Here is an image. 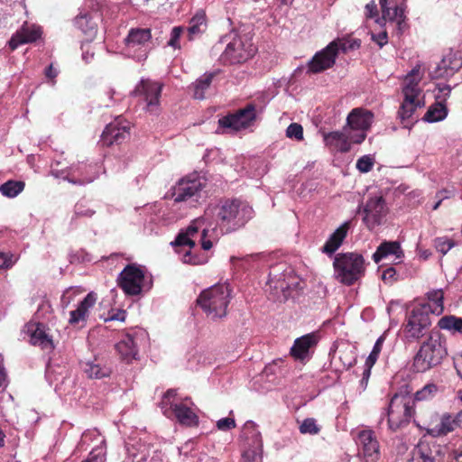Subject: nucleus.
Segmentation results:
<instances>
[{"mask_svg":"<svg viewBox=\"0 0 462 462\" xmlns=\"http://www.w3.org/2000/svg\"><path fill=\"white\" fill-rule=\"evenodd\" d=\"M215 210L217 223L214 226L219 228L220 234H229L245 226L253 217L254 210L246 203L234 199H226Z\"/></svg>","mask_w":462,"mask_h":462,"instance_id":"1","label":"nucleus"},{"mask_svg":"<svg viewBox=\"0 0 462 462\" xmlns=\"http://www.w3.org/2000/svg\"><path fill=\"white\" fill-rule=\"evenodd\" d=\"M199 231L201 232L202 249L205 251L211 249L213 241L218 239L219 234L216 226H213V221L210 219L208 210L203 216L192 220L184 231H180L171 245L175 246L188 245L191 249L196 245L193 238Z\"/></svg>","mask_w":462,"mask_h":462,"instance_id":"2","label":"nucleus"},{"mask_svg":"<svg viewBox=\"0 0 462 462\" xmlns=\"http://www.w3.org/2000/svg\"><path fill=\"white\" fill-rule=\"evenodd\" d=\"M440 333L431 330L413 357L412 370L424 373L439 365L447 356V349L440 341Z\"/></svg>","mask_w":462,"mask_h":462,"instance_id":"3","label":"nucleus"},{"mask_svg":"<svg viewBox=\"0 0 462 462\" xmlns=\"http://www.w3.org/2000/svg\"><path fill=\"white\" fill-rule=\"evenodd\" d=\"M231 291L226 284H216L204 290L197 299L198 305L212 319L226 315Z\"/></svg>","mask_w":462,"mask_h":462,"instance_id":"4","label":"nucleus"},{"mask_svg":"<svg viewBox=\"0 0 462 462\" xmlns=\"http://www.w3.org/2000/svg\"><path fill=\"white\" fill-rule=\"evenodd\" d=\"M336 279L350 286L361 279L365 272V259L357 253L337 254L333 263Z\"/></svg>","mask_w":462,"mask_h":462,"instance_id":"5","label":"nucleus"},{"mask_svg":"<svg viewBox=\"0 0 462 462\" xmlns=\"http://www.w3.org/2000/svg\"><path fill=\"white\" fill-rule=\"evenodd\" d=\"M221 42H226L225 51L220 56L224 65L241 64L254 55L255 48L245 37L231 32L221 39Z\"/></svg>","mask_w":462,"mask_h":462,"instance_id":"6","label":"nucleus"},{"mask_svg":"<svg viewBox=\"0 0 462 462\" xmlns=\"http://www.w3.org/2000/svg\"><path fill=\"white\" fill-rule=\"evenodd\" d=\"M414 400L408 395L395 393L390 400L386 415L389 429L393 431L406 427L415 413Z\"/></svg>","mask_w":462,"mask_h":462,"instance_id":"7","label":"nucleus"},{"mask_svg":"<svg viewBox=\"0 0 462 462\" xmlns=\"http://www.w3.org/2000/svg\"><path fill=\"white\" fill-rule=\"evenodd\" d=\"M116 282L125 295H140L145 287V272L136 263L127 264L118 274Z\"/></svg>","mask_w":462,"mask_h":462,"instance_id":"8","label":"nucleus"},{"mask_svg":"<svg viewBox=\"0 0 462 462\" xmlns=\"http://www.w3.org/2000/svg\"><path fill=\"white\" fill-rule=\"evenodd\" d=\"M430 310V304H424L420 308H414L411 311L404 328L408 341H417L426 334V330L431 325Z\"/></svg>","mask_w":462,"mask_h":462,"instance_id":"9","label":"nucleus"},{"mask_svg":"<svg viewBox=\"0 0 462 462\" xmlns=\"http://www.w3.org/2000/svg\"><path fill=\"white\" fill-rule=\"evenodd\" d=\"M255 120V105L249 103L236 113L221 117L218 120V125L220 128L227 130L228 133H236L250 127Z\"/></svg>","mask_w":462,"mask_h":462,"instance_id":"10","label":"nucleus"},{"mask_svg":"<svg viewBox=\"0 0 462 462\" xmlns=\"http://www.w3.org/2000/svg\"><path fill=\"white\" fill-rule=\"evenodd\" d=\"M131 123L126 119L118 116L113 122L106 125L101 138L102 146L110 147L119 145L130 138Z\"/></svg>","mask_w":462,"mask_h":462,"instance_id":"11","label":"nucleus"},{"mask_svg":"<svg viewBox=\"0 0 462 462\" xmlns=\"http://www.w3.org/2000/svg\"><path fill=\"white\" fill-rule=\"evenodd\" d=\"M358 212L364 213L363 222L369 230L383 224V218L386 216L388 209L386 203L382 196L370 197L362 207H358Z\"/></svg>","mask_w":462,"mask_h":462,"instance_id":"12","label":"nucleus"},{"mask_svg":"<svg viewBox=\"0 0 462 462\" xmlns=\"http://www.w3.org/2000/svg\"><path fill=\"white\" fill-rule=\"evenodd\" d=\"M162 89V84L149 79H142L133 91V95L143 97V100L146 103L147 111L157 113L160 106Z\"/></svg>","mask_w":462,"mask_h":462,"instance_id":"13","label":"nucleus"},{"mask_svg":"<svg viewBox=\"0 0 462 462\" xmlns=\"http://www.w3.org/2000/svg\"><path fill=\"white\" fill-rule=\"evenodd\" d=\"M152 39L151 30L148 28H133L129 31L125 43L128 51L140 50V53L136 55L137 61L145 60L148 57L149 48L148 42Z\"/></svg>","mask_w":462,"mask_h":462,"instance_id":"14","label":"nucleus"},{"mask_svg":"<svg viewBox=\"0 0 462 462\" xmlns=\"http://www.w3.org/2000/svg\"><path fill=\"white\" fill-rule=\"evenodd\" d=\"M418 84L419 80L409 77L407 79V84L402 88L404 99L398 112L399 117L402 122L411 118L416 108L420 106V104L415 102L420 93Z\"/></svg>","mask_w":462,"mask_h":462,"instance_id":"15","label":"nucleus"},{"mask_svg":"<svg viewBox=\"0 0 462 462\" xmlns=\"http://www.w3.org/2000/svg\"><path fill=\"white\" fill-rule=\"evenodd\" d=\"M204 183L199 178L180 180L174 189L173 196L176 202L187 201L200 197Z\"/></svg>","mask_w":462,"mask_h":462,"instance_id":"16","label":"nucleus"},{"mask_svg":"<svg viewBox=\"0 0 462 462\" xmlns=\"http://www.w3.org/2000/svg\"><path fill=\"white\" fill-rule=\"evenodd\" d=\"M357 445L366 462H376L380 457L379 443L373 430H364L358 433Z\"/></svg>","mask_w":462,"mask_h":462,"instance_id":"17","label":"nucleus"},{"mask_svg":"<svg viewBox=\"0 0 462 462\" xmlns=\"http://www.w3.org/2000/svg\"><path fill=\"white\" fill-rule=\"evenodd\" d=\"M336 44L329 43L320 51H318L308 62L309 73H320L333 67L336 62L337 53L333 51Z\"/></svg>","mask_w":462,"mask_h":462,"instance_id":"18","label":"nucleus"},{"mask_svg":"<svg viewBox=\"0 0 462 462\" xmlns=\"http://www.w3.org/2000/svg\"><path fill=\"white\" fill-rule=\"evenodd\" d=\"M447 447L435 442L420 441L416 451L420 462H444Z\"/></svg>","mask_w":462,"mask_h":462,"instance_id":"19","label":"nucleus"},{"mask_svg":"<svg viewBox=\"0 0 462 462\" xmlns=\"http://www.w3.org/2000/svg\"><path fill=\"white\" fill-rule=\"evenodd\" d=\"M164 415L168 418L174 417L180 424L187 427L199 425L198 415L183 403L171 404V410H164Z\"/></svg>","mask_w":462,"mask_h":462,"instance_id":"20","label":"nucleus"},{"mask_svg":"<svg viewBox=\"0 0 462 462\" xmlns=\"http://www.w3.org/2000/svg\"><path fill=\"white\" fill-rule=\"evenodd\" d=\"M318 336L310 333L295 339L291 347V355L296 360H304L310 356V350L318 344Z\"/></svg>","mask_w":462,"mask_h":462,"instance_id":"21","label":"nucleus"},{"mask_svg":"<svg viewBox=\"0 0 462 462\" xmlns=\"http://www.w3.org/2000/svg\"><path fill=\"white\" fill-rule=\"evenodd\" d=\"M373 119L372 112L362 108H355L347 116V129L350 133L352 130L367 131L373 123Z\"/></svg>","mask_w":462,"mask_h":462,"instance_id":"22","label":"nucleus"},{"mask_svg":"<svg viewBox=\"0 0 462 462\" xmlns=\"http://www.w3.org/2000/svg\"><path fill=\"white\" fill-rule=\"evenodd\" d=\"M42 35L39 27L24 23L10 39L9 47L15 50L18 46L37 41Z\"/></svg>","mask_w":462,"mask_h":462,"instance_id":"23","label":"nucleus"},{"mask_svg":"<svg viewBox=\"0 0 462 462\" xmlns=\"http://www.w3.org/2000/svg\"><path fill=\"white\" fill-rule=\"evenodd\" d=\"M349 138H351V133L347 127H344L343 131H335L324 134L326 145L341 152H347L350 150Z\"/></svg>","mask_w":462,"mask_h":462,"instance_id":"24","label":"nucleus"},{"mask_svg":"<svg viewBox=\"0 0 462 462\" xmlns=\"http://www.w3.org/2000/svg\"><path fill=\"white\" fill-rule=\"evenodd\" d=\"M351 221H345L328 237L322 247V252L328 255L333 254L342 245L350 228Z\"/></svg>","mask_w":462,"mask_h":462,"instance_id":"25","label":"nucleus"},{"mask_svg":"<svg viewBox=\"0 0 462 462\" xmlns=\"http://www.w3.org/2000/svg\"><path fill=\"white\" fill-rule=\"evenodd\" d=\"M456 420L449 414L444 413L439 420V422L434 426L430 424L425 428V435L431 436L433 438H439L446 436L449 432H452L457 426Z\"/></svg>","mask_w":462,"mask_h":462,"instance_id":"26","label":"nucleus"},{"mask_svg":"<svg viewBox=\"0 0 462 462\" xmlns=\"http://www.w3.org/2000/svg\"><path fill=\"white\" fill-rule=\"evenodd\" d=\"M208 29L207 16L204 11H198L189 20L187 29V38L189 42L199 38Z\"/></svg>","mask_w":462,"mask_h":462,"instance_id":"27","label":"nucleus"},{"mask_svg":"<svg viewBox=\"0 0 462 462\" xmlns=\"http://www.w3.org/2000/svg\"><path fill=\"white\" fill-rule=\"evenodd\" d=\"M240 438L243 440V447L263 448L261 433L257 430L256 424L252 420H248L244 424Z\"/></svg>","mask_w":462,"mask_h":462,"instance_id":"28","label":"nucleus"},{"mask_svg":"<svg viewBox=\"0 0 462 462\" xmlns=\"http://www.w3.org/2000/svg\"><path fill=\"white\" fill-rule=\"evenodd\" d=\"M97 301V295L93 291L87 294V296L79 302L75 310L70 311L69 319V324H78L80 320H84L88 316V310L92 308Z\"/></svg>","mask_w":462,"mask_h":462,"instance_id":"29","label":"nucleus"},{"mask_svg":"<svg viewBox=\"0 0 462 462\" xmlns=\"http://www.w3.org/2000/svg\"><path fill=\"white\" fill-rule=\"evenodd\" d=\"M82 369L89 379H103L110 376L112 370L109 366L95 358L82 364Z\"/></svg>","mask_w":462,"mask_h":462,"instance_id":"30","label":"nucleus"},{"mask_svg":"<svg viewBox=\"0 0 462 462\" xmlns=\"http://www.w3.org/2000/svg\"><path fill=\"white\" fill-rule=\"evenodd\" d=\"M220 73L219 69L210 72H205L190 87L193 91V97L196 99H204L205 93L211 86L213 79Z\"/></svg>","mask_w":462,"mask_h":462,"instance_id":"31","label":"nucleus"},{"mask_svg":"<svg viewBox=\"0 0 462 462\" xmlns=\"http://www.w3.org/2000/svg\"><path fill=\"white\" fill-rule=\"evenodd\" d=\"M388 255H395L396 258H401L403 255V252L401 248V245L397 241H384L383 242L374 253L372 258L378 263L383 258Z\"/></svg>","mask_w":462,"mask_h":462,"instance_id":"32","label":"nucleus"},{"mask_svg":"<svg viewBox=\"0 0 462 462\" xmlns=\"http://www.w3.org/2000/svg\"><path fill=\"white\" fill-rule=\"evenodd\" d=\"M116 349L121 357L127 362L135 359L138 349L133 336L125 335L118 343L116 344Z\"/></svg>","mask_w":462,"mask_h":462,"instance_id":"33","label":"nucleus"},{"mask_svg":"<svg viewBox=\"0 0 462 462\" xmlns=\"http://www.w3.org/2000/svg\"><path fill=\"white\" fill-rule=\"evenodd\" d=\"M461 65L462 62L460 60L455 59L452 60L451 57H445L437 66L432 77L435 79L451 77L459 69Z\"/></svg>","mask_w":462,"mask_h":462,"instance_id":"34","label":"nucleus"},{"mask_svg":"<svg viewBox=\"0 0 462 462\" xmlns=\"http://www.w3.org/2000/svg\"><path fill=\"white\" fill-rule=\"evenodd\" d=\"M383 18L389 22H396L398 29L402 30L405 24L404 8L402 5H395L393 8L387 6L382 9Z\"/></svg>","mask_w":462,"mask_h":462,"instance_id":"35","label":"nucleus"},{"mask_svg":"<svg viewBox=\"0 0 462 462\" xmlns=\"http://www.w3.org/2000/svg\"><path fill=\"white\" fill-rule=\"evenodd\" d=\"M448 116V108L442 102H436L430 106L423 116V120L429 123L442 121Z\"/></svg>","mask_w":462,"mask_h":462,"instance_id":"36","label":"nucleus"},{"mask_svg":"<svg viewBox=\"0 0 462 462\" xmlns=\"http://www.w3.org/2000/svg\"><path fill=\"white\" fill-rule=\"evenodd\" d=\"M31 343L34 346H40L42 348H52L53 343L51 337L46 334L42 324H37L35 329L31 334Z\"/></svg>","mask_w":462,"mask_h":462,"instance_id":"37","label":"nucleus"},{"mask_svg":"<svg viewBox=\"0 0 462 462\" xmlns=\"http://www.w3.org/2000/svg\"><path fill=\"white\" fill-rule=\"evenodd\" d=\"M75 25L85 34L93 36L97 32V23L89 14H81L75 18Z\"/></svg>","mask_w":462,"mask_h":462,"instance_id":"38","label":"nucleus"},{"mask_svg":"<svg viewBox=\"0 0 462 462\" xmlns=\"http://www.w3.org/2000/svg\"><path fill=\"white\" fill-rule=\"evenodd\" d=\"M330 43L336 44L333 47V51H335L337 56L340 51L346 53L349 51L357 50L361 45V41L357 39L341 38L337 39Z\"/></svg>","mask_w":462,"mask_h":462,"instance_id":"39","label":"nucleus"},{"mask_svg":"<svg viewBox=\"0 0 462 462\" xmlns=\"http://www.w3.org/2000/svg\"><path fill=\"white\" fill-rule=\"evenodd\" d=\"M438 327L440 329L462 333V318L453 315L444 316L439 320Z\"/></svg>","mask_w":462,"mask_h":462,"instance_id":"40","label":"nucleus"},{"mask_svg":"<svg viewBox=\"0 0 462 462\" xmlns=\"http://www.w3.org/2000/svg\"><path fill=\"white\" fill-rule=\"evenodd\" d=\"M25 187V183L22 180H7L0 186L1 193L7 198H15Z\"/></svg>","mask_w":462,"mask_h":462,"instance_id":"41","label":"nucleus"},{"mask_svg":"<svg viewBox=\"0 0 462 462\" xmlns=\"http://www.w3.org/2000/svg\"><path fill=\"white\" fill-rule=\"evenodd\" d=\"M429 303L431 307L430 313L439 315L443 311V292L442 291H432L428 293Z\"/></svg>","mask_w":462,"mask_h":462,"instance_id":"42","label":"nucleus"},{"mask_svg":"<svg viewBox=\"0 0 462 462\" xmlns=\"http://www.w3.org/2000/svg\"><path fill=\"white\" fill-rule=\"evenodd\" d=\"M184 32H185V27L174 26L171 29V32L170 34V39L167 42L166 46H169L174 50H180L181 45H180V37L182 36V34L184 33Z\"/></svg>","mask_w":462,"mask_h":462,"instance_id":"43","label":"nucleus"},{"mask_svg":"<svg viewBox=\"0 0 462 462\" xmlns=\"http://www.w3.org/2000/svg\"><path fill=\"white\" fill-rule=\"evenodd\" d=\"M320 431V427L313 418H307L303 420L300 426V432L301 434L316 435Z\"/></svg>","mask_w":462,"mask_h":462,"instance_id":"44","label":"nucleus"},{"mask_svg":"<svg viewBox=\"0 0 462 462\" xmlns=\"http://www.w3.org/2000/svg\"><path fill=\"white\" fill-rule=\"evenodd\" d=\"M384 340H385V337H384V335H382L375 341L371 353L369 354L368 357L365 360L366 363H368V365L370 366H374V365L376 363L378 356L382 351V347H383V344Z\"/></svg>","mask_w":462,"mask_h":462,"instance_id":"45","label":"nucleus"},{"mask_svg":"<svg viewBox=\"0 0 462 462\" xmlns=\"http://www.w3.org/2000/svg\"><path fill=\"white\" fill-rule=\"evenodd\" d=\"M286 136L297 141L303 140V128L298 123H291L286 129Z\"/></svg>","mask_w":462,"mask_h":462,"instance_id":"46","label":"nucleus"},{"mask_svg":"<svg viewBox=\"0 0 462 462\" xmlns=\"http://www.w3.org/2000/svg\"><path fill=\"white\" fill-rule=\"evenodd\" d=\"M374 166V159L369 155H364L360 157L356 162V169L360 172H368Z\"/></svg>","mask_w":462,"mask_h":462,"instance_id":"47","label":"nucleus"},{"mask_svg":"<svg viewBox=\"0 0 462 462\" xmlns=\"http://www.w3.org/2000/svg\"><path fill=\"white\" fill-rule=\"evenodd\" d=\"M95 214V210L86 208L83 202H78L74 207L75 217H91Z\"/></svg>","mask_w":462,"mask_h":462,"instance_id":"48","label":"nucleus"},{"mask_svg":"<svg viewBox=\"0 0 462 462\" xmlns=\"http://www.w3.org/2000/svg\"><path fill=\"white\" fill-rule=\"evenodd\" d=\"M183 263H189V264H203L207 262L206 257L200 256L198 254H194L191 253L190 250H188L184 254L182 258Z\"/></svg>","mask_w":462,"mask_h":462,"instance_id":"49","label":"nucleus"},{"mask_svg":"<svg viewBox=\"0 0 462 462\" xmlns=\"http://www.w3.org/2000/svg\"><path fill=\"white\" fill-rule=\"evenodd\" d=\"M88 462H105L106 451L103 447H97L91 450L88 457Z\"/></svg>","mask_w":462,"mask_h":462,"instance_id":"50","label":"nucleus"},{"mask_svg":"<svg viewBox=\"0 0 462 462\" xmlns=\"http://www.w3.org/2000/svg\"><path fill=\"white\" fill-rule=\"evenodd\" d=\"M382 280L388 284H393L398 281L397 271L394 267H388L383 271Z\"/></svg>","mask_w":462,"mask_h":462,"instance_id":"51","label":"nucleus"},{"mask_svg":"<svg viewBox=\"0 0 462 462\" xmlns=\"http://www.w3.org/2000/svg\"><path fill=\"white\" fill-rule=\"evenodd\" d=\"M262 450L263 448H256L254 447H244L243 457L249 462L254 461L261 455Z\"/></svg>","mask_w":462,"mask_h":462,"instance_id":"52","label":"nucleus"},{"mask_svg":"<svg viewBox=\"0 0 462 462\" xmlns=\"http://www.w3.org/2000/svg\"><path fill=\"white\" fill-rule=\"evenodd\" d=\"M454 243L448 239L438 238L436 240V248L442 254H446L452 247Z\"/></svg>","mask_w":462,"mask_h":462,"instance_id":"53","label":"nucleus"},{"mask_svg":"<svg viewBox=\"0 0 462 462\" xmlns=\"http://www.w3.org/2000/svg\"><path fill=\"white\" fill-rule=\"evenodd\" d=\"M236 426V420L233 418H222L217 421V428L222 431L232 430Z\"/></svg>","mask_w":462,"mask_h":462,"instance_id":"54","label":"nucleus"},{"mask_svg":"<svg viewBox=\"0 0 462 462\" xmlns=\"http://www.w3.org/2000/svg\"><path fill=\"white\" fill-rule=\"evenodd\" d=\"M436 385L428 384L424 386L420 391L416 393L415 398L417 400H423L428 398L433 392L436 391Z\"/></svg>","mask_w":462,"mask_h":462,"instance_id":"55","label":"nucleus"},{"mask_svg":"<svg viewBox=\"0 0 462 462\" xmlns=\"http://www.w3.org/2000/svg\"><path fill=\"white\" fill-rule=\"evenodd\" d=\"M372 40L375 42L380 47H383L388 42L387 32L384 31L377 34H372Z\"/></svg>","mask_w":462,"mask_h":462,"instance_id":"56","label":"nucleus"},{"mask_svg":"<svg viewBox=\"0 0 462 462\" xmlns=\"http://www.w3.org/2000/svg\"><path fill=\"white\" fill-rule=\"evenodd\" d=\"M58 69H55L52 64L49 65L44 70L45 77L51 80L52 85L55 84V78L58 76Z\"/></svg>","mask_w":462,"mask_h":462,"instance_id":"57","label":"nucleus"},{"mask_svg":"<svg viewBox=\"0 0 462 462\" xmlns=\"http://www.w3.org/2000/svg\"><path fill=\"white\" fill-rule=\"evenodd\" d=\"M13 265L12 258L8 254L0 252V269H8Z\"/></svg>","mask_w":462,"mask_h":462,"instance_id":"58","label":"nucleus"},{"mask_svg":"<svg viewBox=\"0 0 462 462\" xmlns=\"http://www.w3.org/2000/svg\"><path fill=\"white\" fill-rule=\"evenodd\" d=\"M366 16L369 18H373L377 15V5L374 0H372L370 3L365 5Z\"/></svg>","mask_w":462,"mask_h":462,"instance_id":"59","label":"nucleus"},{"mask_svg":"<svg viewBox=\"0 0 462 462\" xmlns=\"http://www.w3.org/2000/svg\"><path fill=\"white\" fill-rule=\"evenodd\" d=\"M105 95L107 97L108 101L105 102L104 105L105 106L109 107L115 103V96L118 95V93L114 88H108Z\"/></svg>","mask_w":462,"mask_h":462,"instance_id":"60","label":"nucleus"},{"mask_svg":"<svg viewBox=\"0 0 462 462\" xmlns=\"http://www.w3.org/2000/svg\"><path fill=\"white\" fill-rule=\"evenodd\" d=\"M365 370L363 372V375H362V379H361V385L365 387L367 385V383H368V380H369V377L371 375V369L373 366H370L368 365V363L365 362Z\"/></svg>","mask_w":462,"mask_h":462,"instance_id":"61","label":"nucleus"},{"mask_svg":"<svg viewBox=\"0 0 462 462\" xmlns=\"http://www.w3.org/2000/svg\"><path fill=\"white\" fill-rule=\"evenodd\" d=\"M126 313L125 310H119L116 313H113L106 319V321L108 320H118V321H125Z\"/></svg>","mask_w":462,"mask_h":462,"instance_id":"62","label":"nucleus"},{"mask_svg":"<svg viewBox=\"0 0 462 462\" xmlns=\"http://www.w3.org/2000/svg\"><path fill=\"white\" fill-rule=\"evenodd\" d=\"M366 137V134H365V131H360V133L355 134V135H352L351 134V138H349V142L351 143H361L365 141Z\"/></svg>","mask_w":462,"mask_h":462,"instance_id":"63","label":"nucleus"},{"mask_svg":"<svg viewBox=\"0 0 462 462\" xmlns=\"http://www.w3.org/2000/svg\"><path fill=\"white\" fill-rule=\"evenodd\" d=\"M448 462H462V451H453L448 455Z\"/></svg>","mask_w":462,"mask_h":462,"instance_id":"64","label":"nucleus"}]
</instances>
